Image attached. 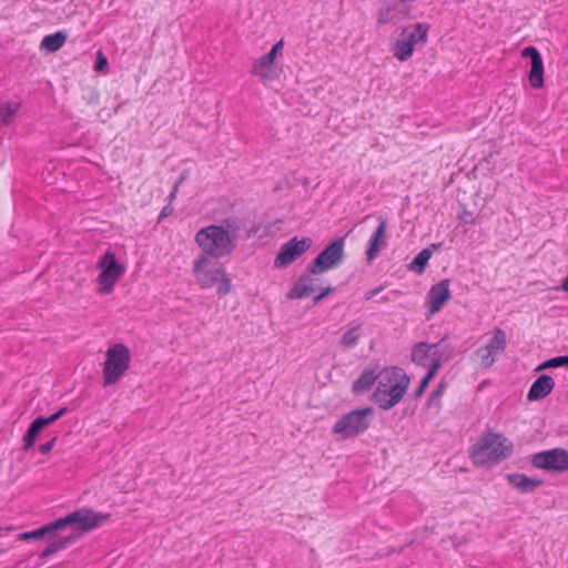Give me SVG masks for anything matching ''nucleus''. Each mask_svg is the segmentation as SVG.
Segmentation results:
<instances>
[{
	"label": "nucleus",
	"mask_w": 568,
	"mask_h": 568,
	"mask_svg": "<svg viewBox=\"0 0 568 568\" xmlns=\"http://www.w3.org/2000/svg\"><path fill=\"white\" fill-rule=\"evenodd\" d=\"M225 230L231 239H234L237 243V239L240 236V232L244 227V220L237 216H231L222 220V223L219 225Z\"/></svg>",
	"instance_id": "26"
},
{
	"label": "nucleus",
	"mask_w": 568,
	"mask_h": 568,
	"mask_svg": "<svg viewBox=\"0 0 568 568\" xmlns=\"http://www.w3.org/2000/svg\"><path fill=\"white\" fill-rule=\"evenodd\" d=\"M130 363L131 354L126 345L118 343L109 347L103 367V386L116 384L129 369Z\"/></svg>",
	"instance_id": "6"
},
{
	"label": "nucleus",
	"mask_w": 568,
	"mask_h": 568,
	"mask_svg": "<svg viewBox=\"0 0 568 568\" xmlns=\"http://www.w3.org/2000/svg\"><path fill=\"white\" fill-rule=\"evenodd\" d=\"M551 363L554 365V368H557V367H567L568 368V355H561V356H556V357H552L551 358Z\"/></svg>",
	"instance_id": "37"
},
{
	"label": "nucleus",
	"mask_w": 568,
	"mask_h": 568,
	"mask_svg": "<svg viewBox=\"0 0 568 568\" xmlns=\"http://www.w3.org/2000/svg\"><path fill=\"white\" fill-rule=\"evenodd\" d=\"M440 246H442V243H433L428 248L432 250V253H433L434 251L439 250Z\"/></svg>",
	"instance_id": "49"
},
{
	"label": "nucleus",
	"mask_w": 568,
	"mask_h": 568,
	"mask_svg": "<svg viewBox=\"0 0 568 568\" xmlns=\"http://www.w3.org/2000/svg\"><path fill=\"white\" fill-rule=\"evenodd\" d=\"M507 345L506 333L504 329L496 327L493 329V336L489 342L479 347L475 354L483 368L491 367Z\"/></svg>",
	"instance_id": "11"
},
{
	"label": "nucleus",
	"mask_w": 568,
	"mask_h": 568,
	"mask_svg": "<svg viewBox=\"0 0 568 568\" xmlns=\"http://www.w3.org/2000/svg\"><path fill=\"white\" fill-rule=\"evenodd\" d=\"M450 281L444 278L437 284L433 285L426 296V305L428 307L427 320L436 313H438L444 305L452 298L449 290Z\"/></svg>",
	"instance_id": "15"
},
{
	"label": "nucleus",
	"mask_w": 568,
	"mask_h": 568,
	"mask_svg": "<svg viewBox=\"0 0 568 568\" xmlns=\"http://www.w3.org/2000/svg\"><path fill=\"white\" fill-rule=\"evenodd\" d=\"M551 362H552V361H551V358H549V359H547V361L542 362V363L537 367V369H536V371H537V372H539V371L547 369V368H554V365H552V364H550Z\"/></svg>",
	"instance_id": "42"
},
{
	"label": "nucleus",
	"mask_w": 568,
	"mask_h": 568,
	"mask_svg": "<svg viewBox=\"0 0 568 568\" xmlns=\"http://www.w3.org/2000/svg\"><path fill=\"white\" fill-rule=\"evenodd\" d=\"M345 237H336L328 243L318 255L306 266L312 274H323L336 267L344 257Z\"/></svg>",
	"instance_id": "8"
},
{
	"label": "nucleus",
	"mask_w": 568,
	"mask_h": 568,
	"mask_svg": "<svg viewBox=\"0 0 568 568\" xmlns=\"http://www.w3.org/2000/svg\"><path fill=\"white\" fill-rule=\"evenodd\" d=\"M554 387L555 381L549 375L541 374L531 384L527 393V399L529 402L544 399L552 392Z\"/></svg>",
	"instance_id": "18"
},
{
	"label": "nucleus",
	"mask_w": 568,
	"mask_h": 568,
	"mask_svg": "<svg viewBox=\"0 0 568 568\" xmlns=\"http://www.w3.org/2000/svg\"><path fill=\"white\" fill-rule=\"evenodd\" d=\"M467 216H471V213H470V212H468V211H464V212L460 214L459 219H460L464 223H468Z\"/></svg>",
	"instance_id": "46"
},
{
	"label": "nucleus",
	"mask_w": 568,
	"mask_h": 568,
	"mask_svg": "<svg viewBox=\"0 0 568 568\" xmlns=\"http://www.w3.org/2000/svg\"><path fill=\"white\" fill-rule=\"evenodd\" d=\"M432 257V250L429 248H423L414 258L413 261L407 265L408 270L416 273L422 274Z\"/></svg>",
	"instance_id": "27"
},
{
	"label": "nucleus",
	"mask_w": 568,
	"mask_h": 568,
	"mask_svg": "<svg viewBox=\"0 0 568 568\" xmlns=\"http://www.w3.org/2000/svg\"><path fill=\"white\" fill-rule=\"evenodd\" d=\"M98 266L101 268L98 276L100 292L102 294H110L116 282L124 274L125 268L118 262L115 254L110 250L100 257Z\"/></svg>",
	"instance_id": "9"
},
{
	"label": "nucleus",
	"mask_w": 568,
	"mask_h": 568,
	"mask_svg": "<svg viewBox=\"0 0 568 568\" xmlns=\"http://www.w3.org/2000/svg\"><path fill=\"white\" fill-rule=\"evenodd\" d=\"M20 108V103L6 102L0 105V122L9 125Z\"/></svg>",
	"instance_id": "30"
},
{
	"label": "nucleus",
	"mask_w": 568,
	"mask_h": 568,
	"mask_svg": "<svg viewBox=\"0 0 568 568\" xmlns=\"http://www.w3.org/2000/svg\"><path fill=\"white\" fill-rule=\"evenodd\" d=\"M67 40L68 36L64 31H57L54 33L45 36L41 41L40 48L50 53H53L60 50L67 42Z\"/></svg>",
	"instance_id": "25"
},
{
	"label": "nucleus",
	"mask_w": 568,
	"mask_h": 568,
	"mask_svg": "<svg viewBox=\"0 0 568 568\" xmlns=\"http://www.w3.org/2000/svg\"><path fill=\"white\" fill-rule=\"evenodd\" d=\"M359 328H361V324H357V325L351 327L349 329H347L341 338V344L346 348L354 347L357 344L358 338H359V335L357 333Z\"/></svg>",
	"instance_id": "32"
},
{
	"label": "nucleus",
	"mask_w": 568,
	"mask_h": 568,
	"mask_svg": "<svg viewBox=\"0 0 568 568\" xmlns=\"http://www.w3.org/2000/svg\"><path fill=\"white\" fill-rule=\"evenodd\" d=\"M37 419L40 422V424H41V425H42V427H44V428H45L47 426H49V425H51V424H53V423H55V422H57V417H54V415H53V414H51L50 416H47V417H44V416H38V417H37Z\"/></svg>",
	"instance_id": "39"
},
{
	"label": "nucleus",
	"mask_w": 568,
	"mask_h": 568,
	"mask_svg": "<svg viewBox=\"0 0 568 568\" xmlns=\"http://www.w3.org/2000/svg\"><path fill=\"white\" fill-rule=\"evenodd\" d=\"M184 180H185V175L181 174L180 178L176 180V182L174 183L173 186H178V189H179L180 185L184 182Z\"/></svg>",
	"instance_id": "48"
},
{
	"label": "nucleus",
	"mask_w": 568,
	"mask_h": 568,
	"mask_svg": "<svg viewBox=\"0 0 568 568\" xmlns=\"http://www.w3.org/2000/svg\"><path fill=\"white\" fill-rule=\"evenodd\" d=\"M284 41L280 40L272 49L256 60L252 68V73L260 78L262 82L272 81L276 78V73L272 70V65L276 55L282 51Z\"/></svg>",
	"instance_id": "13"
},
{
	"label": "nucleus",
	"mask_w": 568,
	"mask_h": 568,
	"mask_svg": "<svg viewBox=\"0 0 568 568\" xmlns=\"http://www.w3.org/2000/svg\"><path fill=\"white\" fill-rule=\"evenodd\" d=\"M195 242L203 250V255L220 258L231 254L236 248V242L231 239L222 226L211 224L199 230Z\"/></svg>",
	"instance_id": "4"
},
{
	"label": "nucleus",
	"mask_w": 568,
	"mask_h": 568,
	"mask_svg": "<svg viewBox=\"0 0 568 568\" xmlns=\"http://www.w3.org/2000/svg\"><path fill=\"white\" fill-rule=\"evenodd\" d=\"M55 442H57V437H53V438H51L49 442L41 444V445L39 446V452H40V454H41V455H47V454H49V453L52 450V448L54 447Z\"/></svg>",
	"instance_id": "38"
},
{
	"label": "nucleus",
	"mask_w": 568,
	"mask_h": 568,
	"mask_svg": "<svg viewBox=\"0 0 568 568\" xmlns=\"http://www.w3.org/2000/svg\"><path fill=\"white\" fill-rule=\"evenodd\" d=\"M523 58L530 59V71L528 73L529 83L535 89H540L544 87V61L540 52L537 48L529 45L523 49L521 51Z\"/></svg>",
	"instance_id": "16"
},
{
	"label": "nucleus",
	"mask_w": 568,
	"mask_h": 568,
	"mask_svg": "<svg viewBox=\"0 0 568 568\" xmlns=\"http://www.w3.org/2000/svg\"><path fill=\"white\" fill-rule=\"evenodd\" d=\"M106 68H108V59H106V57L102 53V51H98L97 60H95V63H94V70L97 72H103Z\"/></svg>",
	"instance_id": "35"
},
{
	"label": "nucleus",
	"mask_w": 568,
	"mask_h": 568,
	"mask_svg": "<svg viewBox=\"0 0 568 568\" xmlns=\"http://www.w3.org/2000/svg\"><path fill=\"white\" fill-rule=\"evenodd\" d=\"M374 408L372 406L356 408L343 415L333 425V434L341 435L342 438L356 437L368 429L374 417Z\"/></svg>",
	"instance_id": "5"
},
{
	"label": "nucleus",
	"mask_w": 568,
	"mask_h": 568,
	"mask_svg": "<svg viewBox=\"0 0 568 568\" xmlns=\"http://www.w3.org/2000/svg\"><path fill=\"white\" fill-rule=\"evenodd\" d=\"M387 222L384 219H381L378 226L372 234L366 250L367 262L371 263L375 260L381 251L387 245Z\"/></svg>",
	"instance_id": "17"
},
{
	"label": "nucleus",
	"mask_w": 568,
	"mask_h": 568,
	"mask_svg": "<svg viewBox=\"0 0 568 568\" xmlns=\"http://www.w3.org/2000/svg\"><path fill=\"white\" fill-rule=\"evenodd\" d=\"M445 359H446V357L444 356V354L442 352L434 351L432 353L430 363H428V365H427L428 371L426 373V376H428L429 378L433 379L435 377V375L438 373V371L442 368Z\"/></svg>",
	"instance_id": "31"
},
{
	"label": "nucleus",
	"mask_w": 568,
	"mask_h": 568,
	"mask_svg": "<svg viewBox=\"0 0 568 568\" xmlns=\"http://www.w3.org/2000/svg\"><path fill=\"white\" fill-rule=\"evenodd\" d=\"M429 24L425 22H418L413 26H407L402 29L399 37L406 42H410L412 47L415 48L418 43L427 42V34Z\"/></svg>",
	"instance_id": "20"
},
{
	"label": "nucleus",
	"mask_w": 568,
	"mask_h": 568,
	"mask_svg": "<svg viewBox=\"0 0 568 568\" xmlns=\"http://www.w3.org/2000/svg\"><path fill=\"white\" fill-rule=\"evenodd\" d=\"M506 479L509 485L523 494L532 493L536 488L544 485L542 479L530 478L520 473L507 474Z\"/></svg>",
	"instance_id": "19"
},
{
	"label": "nucleus",
	"mask_w": 568,
	"mask_h": 568,
	"mask_svg": "<svg viewBox=\"0 0 568 568\" xmlns=\"http://www.w3.org/2000/svg\"><path fill=\"white\" fill-rule=\"evenodd\" d=\"M43 428L44 427H42L37 418L31 422L26 434L23 435V448L26 450H29L34 446L36 440Z\"/></svg>",
	"instance_id": "29"
},
{
	"label": "nucleus",
	"mask_w": 568,
	"mask_h": 568,
	"mask_svg": "<svg viewBox=\"0 0 568 568\" xmlns=\"http://www.w3.org/2000/svg\"><path fill=\"white\" fill-rule=\"evenodd\" d=\"M389 298L387 296H382L381 302H388Z\"/></svg>",
	"instance_id": "50"
},
{
	"label": "nucleus",
	"mask_w": 568,
	"mask_h": 568,
	"mask_svg": "<svg viewBox=\"0 0 568 568\" xmlns=\"http://www.w3.org/2000/svg\"><path fill=\"white\" fill-rule=\"evenodd\" d=\"M318 291H320V293L313 297L314 305L318 304L321 301H323L329 294L334 293L336 291V287L332 286V285H327L326 287H322Z\"/></svg>",
	"instance_id": "34"
},
{
	"label": "nucleus",
	"mask_w": 568,
	"mask_h": 568,
	"mask_svg": "<svg viewBox=\"0 0 568 568\" xmlns=\"http://www.w3.org/2000/svg\"><path fill=\"white\" fill-rule=\"evenodd\" d=\"M61 531L58 519L49 523L40 528H37L31 531H26L20 534L18 537L20 540H52L55 536Z\"/></svg>",
	"instance_id": "21"
},
{
	"label": "nucleus",
	"mask_w": 568,
	"mask_h": 568,
	"mask_svg": "<svg viewBox=\"0 0 568 568\" xmlns=\"http://www.w3.org/2000/svg\"><path fill=\"white\" fill-rule=\"evenodd\" d=\"M173 213V207L170 203H168L160 212L159 221L170 216Z\"/></svg>",
	"instance_id": "40"
},
{
	"label": "nucleus",
	"mask_w": 568,
	"mask_h": 568,
	"mask_svg": "<svg viewBox=\"0 0 568 568\" xmlns=\"http://www.w3.org/2000/svg\"><path fill=\"white\" fill-rule=\"evenodd\" d=\"M513 443L498 433L486 434L481 443L473 445L469 457L476 466H493L510 456Z\"/></svg>",
	"instance_id": "2"
},
{
	"label": "nucleus",
	"mask_w": 568,
	"mask_h": 568,
	"mask_svg": "<svg viewBox=\"0 0 568 568\" xmlns=\"http://www.w3.org/2000/svg\"><path fill=\"white\" fill-rule=\"evenodd\" d=\"M415 48L412 47L410 42H406L400 37L397 39L392 48L393 55L398 61H407L414 53Z\"/></svg>",
	"instance_id": "28"
},
{
	"label": "nucleus",
	"mask_w": 568,
	"mask_h": 568,
	"mask_svg": "<svg viewBox=\"0 0 568 568\" xmlns=\"http://www.w3.org/2000/svg\"><path fill=\"white\" fill-rule=\"evenodd\" d=\"M378 382L377 388L372 394V400L383 410L396 406L409 386V376L397 366L386 367L381 372L365 369L352 385V393L359 395L369 390Z\"/></svg>",
	"instance_id": "1"
},
{
	"label": "nucleus",
	"mask_w": 568,
	"mask_h": 568,
	"mask_svg": "<svg viewBox=\"0 0 568 568\" xmlns=\"http://www.w3.org/2000/svg\"><path fill=\"white\" fill-rule=\"evenodd\" d=\"M384 290V286L383 285H379L373 290H371L368 293H366V295L364 296V300L365 301H369L372 300L373 297H375L379 292H382Z\"/></svg>",
	"instance_id": "41"
},
{
	"label": "nucleus",
	"mask_w": 568,
	"mask_h": 568,
	"mask_svg": "<svg viewBox=\"0 0 568 568\" xmlns=\"http://www.w3.org/2000/svg\"><path fill=\"white\" fill-rule=\"evenodd\" d=\"M207 257L200 255L193 263L192 273L196 278L197 285L202 290L211 288L217 284L216 293L220 296L231 292L233 285L230 275L221 262H215L206 266Z\"/></svg>",
	"instance_id": "3"
},
{
	"label": "nucleus",
	"mask_w": 568,
	"mask_h": 568,
	"mask_svg": "<svg viewBox=\"0 0 568 568\" xmlns=\"http://www.w3.org/2000/svg\"><path fill=\"white\" fill-rule=\"evenodd\" d=\"M68 407H62L58 412H55L53 415L57 417V420H59L62 416H64L68 413Z\"/></svg>",
	"instance_id": "43"
},
{
	"label": "nucleus",
	"mask_w": 568,
	"mask_h": 568,
	"mask_svg": "<svg viewBox=\"0 0 568 568\" xmlns=\"http://www.w3.org/2000/svg\"><path fill=\"white\" fill-rule=\"evenodd\" d=\"M318 274H312L305 270L293 284L292 288L287 293L288 300H302L310 297L315 292L322 288V281L316 277Z\"/></svg>",
	"instance_id": "14"
},
{
	"label": "nucleus",
	"mask_w": 568,
	"mask_h": 568,
	"mask_svg": "<svg viewBox=\"0 0 568 568\" xmlns=\"http://www.w3.org/2000/svg\"><path fill=\"white\" fill-rule=\"evenodd\" d=\"M447 387V383L443 379L438 383L436 388L432 392L429 399H428V406L435 403L436 400H439V398L443 396L444 390Z\"/></svg>",
	"instance_id": "33"
},
{
	"label": "nucleus",
	"mask_w": 568,
	"mask_h": 568,
	"mask_svg": "<svg viewBox=\"0 0 568 568\" xmlns=\"http://www.w3.org/2000/svg\"><path fill=\"white\" fill-rule=\"evenodd\" d=\"M313 241L311 237H303L301 240H298L297 236L292 237L280 248L274 261V266L276 268L288 266L308 251Z\"/></svg>",
	"instance_id": "12"
},
{
	"label": "nucleus",
	"mask_w": 568,
	"mask_h": 568,
	"mask_svg": "<svg viewBox=\"0 0 568 568\" xmlns=\"http://www.w3.org/2000/svg\"><path fill=\"white\" fill-rule=\"evenodd\" d=\"M438 344H427L425 342L417 343L412 349V361L420 366L426 367L432 358V353L437 351Z\"/></svg>",
	"instance_id": "23"
},
{
	"label": "nucleus",
	"mask_w": 568,
	"mask_h": 568,
	"mask_svg": "<svg viewBox=\"0 0 568 568\" xmlns=\"http://www.w3.org/2000/svg\"><path fill=\"white\" fill-rule=\"evenodd\" d=\"M68 407H62L58 412H55L53 415L57 417V420H59L62 416H64L68 413Z\"/></svg>",
	"instance_id": "44"
},
{
	"label": "nucleus",
	"mask_w": 568,
	"mask_h": 568,
	"mask_svg": "<svg viewBox=\"0 0 568 568\" xmlns=\"http://www.w3.org/2000/svg\"><path fill=\"white\" fill-rule=\"evenodd\" d=\"M410 7H402L398 3L382 8L378 12L377 22L386 24L393 21L404 20L409 17Z\"/></svg>",
	"instance_id": "22"
},
{
	"label": "nucleus",
	"mask_w": 568,
	"mask_h": 568,
	"mask_svg": "<svg viewBox=\"0 0 568 568\" xmlns=\"http://www.w3.org/2000/svg\"><path fill=\"white\" fill-rule=\"evenodd\" d=\"M530 463L538 469L550 473H565L568 471V450L560 447L542 450L532 454Z\"/></svg>",
	"instance_id": "10"
},
{
	"label": "nucleus",
	"mask_w": 568,
	"mask_h": 568,
	"mask_svg": "<svg viewBox=\"0 0 568 568\" xmlns=\"http://www.w3.org/2000/svg\"><path fill=\"white\" fill-rule=\"evenodd\" d=\"M110 518V514L97 513L89 507L79 508L58 519L61 531L67 527H73L79 534L89 532Z\"/></svg>",
	"instance_id": "7"
},
{
	"label": "nucleus",
	"mask_w": 568,
	"mask_h": 568,
	"mask_svg": "<svg viewBox=\"0 0 568 568\" xmlns=\"http://www.w3.org/2000/svg\"><path fill=\"white\" fill-rule=\"evenodd\" d=\"M178 191H179L178 186H173V190H172V192H171V193H170V195H169V203H170V204H171V203L174 201V199L176 197Z\"/></svg>",
	"instance_id": "45"
},
{
	"label": "nucleus",
	"mask_w": 568,
	"mask_h": 568,
	"mask_svg": "<svg viewBox=\"0 0 568 568\" xmlns=\"http://www.w3.org/2000/svg\"><path fill=\"white\" fill-rule=\"evenodd\" d=\"M432 381H433V379H432V378H429V377H428V376H426V375L420 379L419 385H418L417 389H416V390H415V393H414V397H415L416 399L420 398V397L424 395V393H425L426 388L428 387V385H429V383H430Z\"/></svg>",
	"instance_id": "36"
},
{
	"label": "nucleus",
	"mask_w": 568,
	"mask_h": 568,
	"mask_svg": "<svg viewBox=\"0 0 568 568\" xmlns=\"http://www.w3.org/2000/svg\"><path fill=\"white\" fill-rule=\"evenodd\" d=\"M560 287L562 291L568 293V273L567 276L562 280Z\"/></svg>",
	"instance_id": "47"
},
{
	"label": "nucleus",
	"mask_w": 568,
	"mask_h": 568,
	"mask_svg": "<svg viewBox=\"0 0 568 568\" xmlns=\"http://www.w3.org/2000/svg\"><path fill=\"white\" fill-rule=\"evenodd\" d=\"M78 539V535L71 534L59 539H52V541L39 554L40 559H45L49 556L68 548Z\"/></svg>",
	"instance_id": "24"
}]
</instances>
